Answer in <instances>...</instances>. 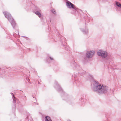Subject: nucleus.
Listing matches in <instances>:
<instances>
[{
  "label": "nucleus",
  "instance_id": "nucleus-14",
  "mask_svg": "<svg viewBox=\"0 0 121 121\" xmlns=\"http://www.w3.org/2000/svg\"><path fill=\"white\" fill-rule=\"evenodd\" d=\"M52 12L53 13V14H55L56 13V12L55 11V10L54 9H52Z\"/></svg>",
  "mask_w": 121,
  "mask_h": 121
},
{
  "label": "nucleus",
  "instance_id": "nucleus-17",
  "mask_svg": "<svg viewBox=\"0 0 121 121\" xmlns=\"http://www.w3.org/2000/svg\"><path fill=\"white\" fill-rule=\"evenodd\" d=\"M71 8L72 9H75V10H76L77 8Z\"/></svg>",
  "mask_w": 121,
  "mask_h": 121
},
{
  "label": "nucleus",
  "instance_id": "nucleus-8",
  "mask_svg": "<svg viewBox=\"0 0 121 121\" xmlns=\"http://www.w3.org/2000/svg\"><path fill=\"white\" fill-rule=\"evenodd\" d=\"M35 14L38 15L39 17H41V13L39 11H36L35 12Z\"/></svg>",
  "mask_w": 121,
  "mask_h": 121
},
{
  "label": "nucleus",
  "instance_id": "nucleus-11",
  "mask_svg": "<svg viewBox=\"0 0 121 121\" xmlns=\"http://www.w3.org/2000/svg\"><path fill=\"white\" fill-rule=\"evenodd\" d=\"M73 64L74 65V66L75 67V68H77L78 67H79V68H80V67L78 65H77V63L75 62H74L73 63Z\"/></svg>",
  "mask_w": 121,
  "mask_h": 121
},
{
  "label": "nucleus",
  "instance_id": "nucleus-4",
  "mask_svg": "<svg viewBox=\"0 0 121 121\" xmlns=\"http://www.w3.org/2000/svg\"><path fill=\"white\" fill-rule=\"evenodd\" d=\"M97 54L99 56H100L102 58H104L108 56L107 52L99 50L97 52Z\"/></svg>",
  "mask_w": 121,
  "mask_h": 121
},
{
  "label": "nucleus",
  "instance_id": "nucleus-10",
  "mask_svg": "<svg viewBox=\"0 0 121 121\" xmlns=\"http://www.w3.org/2000/svg\"><path fill=\"white\" fill-rule=\"evenodd\" d=\"M107 58L108 60H112V56L111 55H108V56H107Z\"/></svg>",
  "mask_w": 121,
  "mask_h": 121
},
{
  "label": "nucleus",
  "instance_id": "nucleus-1",
  "mask_svg": "<svg viewBox=\"0 0 121 121\" xmlns=\"http://www.w3.org/2000/svg\"><path fill=\"white\" fill-rule=\"evenodd\" d=\"M91 86L93 90L99 94L106 93L110 90L108 87L101 85L95 81L93 82Z\"/></svg>",
  "mask_w": 121,
  "mask_h": 121
},
{
  "label": "nucleus",
  "instance_id": "nucleus-15",
  "mask_svg": "<svg viewBox=\"0 0 121 121\" xmlns=\"http://www.w3.org/2000/svg\"><path fill=\"white\" fill-rule=\"evenodd\" d=\"M117 8V9H116V10H117V11H120V10H121V8Z\"/></svg>",
  "mask_w": 121,
  "mask_h": 121
},
{
  "label": "nucleus",
  "instance_id": "nucleus-2",
  "mask_svg": "<svg viewBox=\"0 0 121 121\" xmlns=\"http://www.w3.org/2000/svg\"><path fill=\"white\" fill-rule=\"evenodd\" d=\"M5 17L7 18L11 23L13 28L16 25V23L13 18L12 17L11 15L8 12L6 11L3 12Z\"/></svg>",
  "mask_w": 121,
  "mask_h": 121
},
{
  "label": "nucleus",
  "instance_id": "nucleus-3",
  "mask_svg": "<svg viewBox=\"0 0 121 121\" xmlns=\"http://www.w3.org/2000/svg\"><path fill=\"white\" fill-rule=\"evenodd\" d=\"M95 52L93 50L88 51L86 54V57H85L84 59L85 60H87V58H91L94 56Z\"/></svg>",
  "mask_w": 121,
  "mask_h": 121
},
{
  "label": "nucleus",
  "instance_id": "nucleus-13",
  "mask_svg": "<svg viewBox=\"0 0 121 121\" xmlns=\"http://www.w3.org/2000/svg\"><path fill=\"white\" fill-rule=\"evenodd\" d=\"M13 102L14 103H15L16 102V98L14 96H13Z\"/></svg>",
  "mask_w": 121,
  "mask_h": 121
},
{
  "label": "nucleus",
  "instance_id": "nucleus-16",
  "mask_svg": "<svg viewBox=\"0 0 121 121\" xmlns=\"http://www.w3.org/2000/svg\"><path fill=\"white\" fill-rule=\"evenodd\" d=\"M49 58L51 60H53V58H52L51 57H50Z\"/></svg>",
  "mask_w": 121,
  "mask_h": 121
},
{
  "label": "nucleus",
  "instance_id": "nucleus-7",
  "mask_svg": "<svg viewBox=\"0 0 121 121\" xmlns=\"http://www.w3.org/2000/svg\"><path fill=\"white\" fill-rule=\"evenodd\" d=\"M81 30L85 34H87L88 32V30L86 28L85 30L82 29Z\"/></svg>",
  "mask_w": 121,
  "mask_h": 121
},
{
  "label": "nucleus",
  "instance_id": "nucleus-5",
  "mask_svg": "<svg viewBox=\"0 0 121 121\" xmlns=\"http://www.w3.org/2000/svg\"><path fill=\"white\" fill-rule=\"evenodd\" d=\"M55 84L56 85V87L59 92L60 91L62 92L63 90L60 87L59 84H58L57 82L56 81L55 82Z\"/></svg>",
  "mask_w": 121,
  "mask_h": 121
},
{
  "label": "nucleus",
  "instance_id": "nucleus-12",
  "mask_svg": "<svg viewBox=\"0 0 121 121\" xmlns=\"http://www.w3.org/2000/svg\"><path fill=\"white\" fill-rule=\"evenodd\" d=\"M117 5L119 7L121 6V4H120L118 2H117L116 3Z\"/></svg>",
  "mask_w": 121,
  "mask_h": 121
},
{
  "label": "nucleus",
  "instance_id": "nucleus-6",
  "mask_svg": "<svg viewBox=\"0 0 121 121\" xmlns=\"http://www.w3.org/2000/svg\"><path fill=\"white\" fill-rule=\"evenodd\" d=\"M66 5L67 6L69 7H71V8H74V6L73 4L69 1L66 2Z\"/></svg>",
  "mask_w": 121,
  "mask_h": 121
},
{
  "label": "nucleus",
  "instance_id": "nucleus-9",
  "mask_svg": "<svg viewBox=\"0 0 121 121\" xmlns=\"http://www.w3.org/2000/svg\"><path fill=\"white\" fill-rule=\"evenodd\" d=\"M45 121H52L51 119V118L48 116H47L45 117Z\"/></svg>",
  "mask_w": 121,
  "mask_h": 121
}]
</instances>
